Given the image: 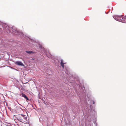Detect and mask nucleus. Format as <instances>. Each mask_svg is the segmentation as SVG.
<instances>
[{"instance_id":"nucleus-1","label":"nucleus","mask_w":126,"mask_h":126,"mask_svg":"<svg viewBox=\"0 0 126 126\" xmlns=\"http://www.w3.org/2000/svg\"><path fill=\"white\" fill-rule=\"evenodd\" d=\"M34 46L35 47H37V49H42V52L43 53V54H45L47 56L48 58L51 57V55L49 52L48 51H47L46 50L44 49V48L43 47L42 45L40 44H38V46H37V45H36V44H34Z\"/></svg>"},{"instance_id":"nucleus-2","label":"nucleus","mask_w":126,"mask_h":126,"mask_svg":"<svg viewBox=\"0 0 126 126\" xmlns=\"http://www.w3.org/2000/svg\"><path fill=\"white\" fill-rule=\"evenodd\" d=\"M17 119L18 120L23 123H27V117L24 115H19Z\"/></svg>"},{"instance_id":"nucleus-3","label":"nucleus","mask_w":126,"mask_h":126,"mask_svg":"<svg viewBox=\"0 0 126 126\" xmlns=\"http://www.w3.org/2000/svg\"><path fill=\"white\" fill-rule=\"evenodd\" d=\"M7 26L8 27H7V29L9 30L10 32H11V31H12L13 32H14L16 33H19L21 34L20 33H21V32H19L16 28H15L13 27L9 28V26ZM6 27H7V26H6Z\"/></svg>"},{"instance_id":"nucleus-4","label":"nucleus","mask_w":126,"mask_h":126,"mask_svg":"<svg viewBox=\"0 0 126 126\" xmlns=\"http://www.w3.org/2000/svg\"><path fill=\"white\" fill-rule=\"evenodd\" d=\"M113 17L116 20H118V21H120L122 18V17H121V16H113Z\"/></svg>"},{"instance_id":"nucleus-5","label":"nucleus","mask_w":126,"mask_h":126,"mask_svg":"<svg viewBox=\"0 0 126 126\" xmlns=\"http://www.w3.org/2000/svg\"><path fill=\"white\" fill-rule=\"evenodd\" d=\"M15 63L18 65L23 66V63L20 61H16L15 62Z\"/></svg>"},{"instance_id":"nucleus-6","label":"nucleus","mask_w":126,"mask_h":126,"mask_svg":"<svg viewBox=\"0 0 126 126\" xmlns=\"http://www.w3.org/2000/svg\"><path fill=\"white\" fill-rule=\"evenodd\" d=\"M21 95L20 96H21L24 97L27 100H29V99L28 98L25 94L23 93H22Z\"/></svg>"},{"instance_id":"nucleus-7","label":"nucleus","mask_w":126,"mask_h":126,"mask_svg":"<svg viewBox=\"0 0 126 126\" xmlns=\"http://www.w3.org/2000/svg\"><path fill=\"white\" fill-rule=\"evenodd\" d=\"M122 22L124 23H126V18L125 17L122 18V17L121 20H120Z\"/></svg>"},{"instance_id":"nucleus-8","label":"nucleus","mask_w":126,"mask_h":126,"mask_svg":"<svg viewBox=\"0 0 126 126\" xmlns=\"http://www.w3.org/2000/svg\"><path fill=\"white\" fill-rule=\"evenodd\" d=\"M63 60H61V65L63 67V68H64V63H63Z\"/></svg>"},{"instance_id":"nucleus-9","label":"nucleus","mask_w":126,"mask_h":126,"mask_svg":"<svg viewBox=\"0 0 126 126\" xmlns=\"http://www.w3.org/2000/svg\"><path fill=\"white\" fill-rule=\"evenodd\" d=\"M26 52L27 53L29 54L32 53H33V52L31 51H26Z\"/></svg>"},{"instance_id":"nucleus-10","label":"nucleus","mask_w":126,"mask_h":126,"mask_svg":"<svg viewBox=\"0 0 126 126\" xmlns=\"http://www.w3.org/2000/svg\"><path fill=\"white\" fill-rule=\"evenodd\" d=\"M90 102L91 104H94L95 102L94 100H91L90 101Z\"/></svg>"},{"instance_id":"nucleus-11","label":"nucleus","mask_w":126,"mask_h":126,"mask_svg":"<svg viewBox=\"0 0 126 126\" xmlns=\"http://www.w3.org/2000/svg\"><path fill=\"white\" fill-rule=\"evenodd\" d=\"M88 99L89 100H90V98H88Z\"/></svg>"},{"instance_id":"nucleus-12","label":"nucleus","mask_w":126,"mask_h":126,"mask_svg":"<svg viewBox=\"0 0 126 126\" xmlns=\"http://www.w3.org/2000/svg\"><path fill=\"white\" fill-rule=\"evenodd\" d=\"M88 98V96H87Z\"/></svg>"},{"instance_id":"nucleus-13","label":"nucleus","mask_w":126,"mask_h":126,"mask_svg":"<svg viewBox=\"0 0 126 126\" xmlns=\"http://www.w3.org/2000/svg\"><path fill=\"white\" fill-rule=\"evenodd\" d=\"M65 73H67L66 72H65Z\"/></svg>"}]
</instances>
